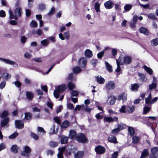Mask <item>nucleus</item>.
I'll return each mask as SVG.
<instances>
[{"mask_svg": "<svg viewBox=\"0 0 158 158\" xmlns=\"http://www.w3.org/2000/svg\"><path fill=\"white\" fill-rule=\"evenodd\" d=\"M54 153V151L52 150H48L46 152L47 155H50L51 156H52Z\"/></svg>", "mask_w": 158, "mask_h": 158, "instance_id": "nucleus-49", "label": "nucleus"}, {"mask_svg": "<svg viewBox=\"0 0 158 158\" xmlns=\"http://www.w3.org/2000/svg\"><path fill=\"white\" fill-rule=\"evenodd\" d=\"M115 100V97L113 95H111L108 97L107 102L111 105H113L114 104Z\"/></svg>", "mask_w": 158, "mask_h": 158, "instance_id": "nucleus-9", "label": "nucleus"}, {"mask_svg": "<svg viewBox=\"0 0 158 158\" xmlns=\"http://www.w3.org/2000/svg\"><path fill=\"white\" fill-rule=\"evenodd\" d=\"M2 77L7 80L10 78L11 75L8 73H4L2 74Z\"/></svg>", "mask_w": 158, "mask_h": 158, "instance_id": "nucleus-37", "label": "nucleus"}, {"mask_svg": "<svg viewBox=\"0 0 158 158\" xmlns=\"http://www.w3.org/2000/svg\"><path fill=\"white\" fill-rule=\"evenodd\" d=\"M9 120L8 118H6L2 120L1 122V126H0L1 127H5L6 126L7 127H8L9 125L8 124V123L9 122Z\"/></svg>", "mask_w": 158, "mask_h": 158, "instance_id": "nucleus-20", "label": "nucleus"}, {"mask_svg": "<svg viewBox=\"0 0 158 158\" xmlns=\"http://www.w3.org/2000/svg\"><path fill=\"white\" fill-rule=\"evenodd\" d=\"M85 56L87 58H90L93 56V53L92 51L89 49L86 50L85 52Z\"/></svg>", "mask_w": 158, "mask_h": 158, "instance_id": "nucleus-22", "label": "nucleus"}, {"mask_svg": "<svg viewBox=\"0 0 158 158\" xmlns=\"http://www.w3.org/2000/svg\"><path fill=\"white\" fill-rule=\"evenodd\" d=\"M151 108L149 107L145 106L143 107V113L145 114H147L150 110Z\"/></svg>", "mask_w": 158, "mask_h": 158, "instance_id": "nucleus-40", "label": "nucleus"}, {"mask_svg": "<svg viewBox=\"0 0 158 158\" xmlns=\"http://www.w3.org/2000/svg\"><path fill=\"white\" fill-rule=\"evenodd\" d=\"M78 63L79 66L85 67L87 64V60L85 58L81 57L78 60Z\"/></svg>", "mask_w": 158, "mask_h": 158, "instance_id": "nucleus-8", "label": "nucleus"}, {"mask_svg": "<svg viewBox=\"0 0 158 158\" xmlns=\"http://www.w3.org/2000/svg\"><path fill=\"white\" fill-rule=\"evenodd\" d=\"M105 87L108 90L114 89L115 88V83L113 81H108L106 83Z\"/></svg>", "mask_w": 158, "mask_h": 158, "instance_id": "nucleus-5", "label": "nucleus"}, {"mask_svg": "<svg viewBox=\"0 0 158 158\" xmlns=\"http://www.w3.org/2000/svg\"><path fill=\"white\" fill-rule=\"evenodd\" d=\"M24 56L27 58H30L31 56V55L29 52H26L24 54Z\"/></svg>", "mask_w": 158, "mask_h": 158, "instance_id": "nucleus-62", "label": "nucleus"}, {"mask_svg": "<svg viewBox=\"0 0 158 158\" xmlns=\"http://www.w3.org/2000/svg\"><path fill=\"white\" fill-rule=\"evenodd\" d=\"M127 94H126L124 93H122L118 96L117 99L119 101L122 100L123 102H125L127 100Z\"/></svg>", "mask_w": 158, "mask_h": 158, "instance_id": "nucleus-12", "label": "nucleus"}, {"mask_svg": "<svg viewBox=\"0 0 158 158\" xmlns=\"http://www.w3.org/2000/svg\"><path fill=\"white\" fill-rule=\"evenodd\" d=\"M135 106L127 107L126 108V110L129 113H131L133 112L135 110Z\"/></svg>", "mask_w": 158, "mask_h": 158, "instance_id": "nucleus-32", "label": "nucleus"}, {"mask_svg": "<svg viewBox=\"0 0 158 158\" xmlns=\"http://www.w3.org/2000/svg\"><path fill=\"white\" fill-rule=\"evenodd\" d=\"M95 151L97 154H101L105 153L106 149L104 147L99 145L95 147Z\"/></svg>", "mask_w": 158, "mask_h": 158, "instance_id": "nucleus-7", "label": "nucleus"}, {"mask_svg": "<svg viewBox=\"0 0 158 158\" xmlns=\"http://www.w3.org/2000/svg\"><path fill=\"white\" fill-rule=\"evenodd\" d=\"M151 45L153 46H155L158 45V38H156L151 41Z\"/></svg>", "mask_w": 158, "mask_h": 158, "instance_id": "nucleus-36", "label": "nucleus"}, {"mask_svg": "<svg viewBox=\"0 0 158 158\" xmlns=\"http://www.w3.org/2000/svg\"><path fill=\"white\" fill-rule=\"evenodd\" d=\"M103 120L104 122H107L109 123H111L114 121H117L118 120V118L115 117L113 118L110 117H105Z\"/></svg>", "mask_w": 158, "mask_h": 158, "instance_id": "nucleus-10", "label": "nucleus"}, {"mask_svg": "<svg viewBox=\"0 0 158 158\" xmlns=\"http://www.w3.org/2000/svg\"><path fill=\"white\" fill-rule=\"evenodd\" d=\"M147 16L149 19L153 20H156L157 19L156 15L154 13L149 14Z\"/></svg>", "mask_w": 158, "mask_h": 158, "instance_id": "nucleus-41", "label": "nucleus"}, {"mask_svg": "<svg viewBox=\"0 0 158 158\" xmlns=\"http://www.w3.org/2000/svg\"><path fill=\"white\" fill-rule=\"evenodd\" d=\"M108 141L111 143H118L116 137L112 135H110L108 138Z\"/></svg>", "mask_w": 158, "mask_h": 158, "instance_id": "nucleus-18", "label": "nucleus"}, {"mask_svg": "<svg viewBox=\"0 0 158 158\" xmlns=\"http://www.w3.org/2000/svg\"><path fill=\"white\" fill-rule=\"evenodd\" d=\"M14 83L15 86L18 88L20 87L21 85V82L18 81H15Z\"/></svg>", "mask_w": 158, "mask_h": 158, "instance_id": "nucleus-64", "label": "nucleus"}, {"mask_svg": "<svg viewBox=\"0 0 158 158\" xmlns=\"http://www.w3.org/2000/svg\"><path fill=\"white\" fill-rule=\"evenodd\" d=\"M139 87V86L137 83H135L134 84H131V90L134 91H137L138 90Z\"/></svg>", "mask_w": 158, "mask_h": 158, "instance_id": "nucleus-29", "label": "nucleus"}, {"mask_svg": "<svg viewBox=\"0 0 158 158\" xmlns=\"http://www.w3.org/2000/svg\"><path fill=\"white\" fill-rule=\"evenodd\" d=\"M96 78L99 84H103L105 81V79H104V78H102L101 76H97Z\"/></svg>", "mask_w": 158, "mask_h": 158, "instance_id": "nucleus-31", "label": "nucleus"}, {"mask_svg": "<svg viewBox=\"0 0 158 158\" xmlns=\"http://www.w3.org/2000/svg\"><path fill=\"white\" fill-rule=\"evenodd\" d=\"M81 71V69L78 67L76 66L74 68L73 72L74 73H78Z\"/></svg>", "mask_w": 158, "mask_h": 158, "instance_id": "nucleus-46", "label": "nucleus"}, {"mask_svg": "<svg viewBox=\"0 0 158 158\" xmlns=\"http://www.w3.org/2000/svg\"><path fill=\"white\" fill-rule=\"evenodd\" d=\"M100 4L98 2H97L95 3L94 7L96 12L98 13L100 11Z\"/></svg>", "mask_w": 158, "mask_h": 158, "instance_id": "nucleus-28", "label": "nucleus"}, {"mask_svg": "<svg viewBox=\"0 0 158 158\" xmlns=\"http://www.w3.org/2000/svg\"><path fill=\"white\" fill-rule=\"evenodd\" d=\"M118 127L117 128L120 131L125 128V125L123 123H120L117 124Z\"/></svg>", "mask_w": 158, "mask_h": 158, "instance_id": "nucleus-39", "label": "nucleus"}, {"mask_svg": "<svg viewBox=\"0 0 158 158\" xmlns=\"http://www.w3.org/2000/svg\"><path fill=\"white\" fill-rule=\"evenodd\" d=\"M82 109H83L85 111L88 112H90L91 110V108L89 107L88 106L84 105H82Z\"/></svg>", "mask_w": 158, "mask_h": 158, "instance_id": "nucleus-47", "label": "nucleus"}, {"mask_svg": "<svg viewBox=\"0 0 158 158\" xmlns=\"http://www.w3.org/2000/svg\"><path fill=\"white\" fill-rule=\"evenodd\" d=\"M158 152V148L156 147L152 148L151 152L152 154L153 158H158V155L156 153Z\"/></svg>", "mask_w": 158, "mask_h": 158, "instance_id": "nucleus-16", "label": "nucleus"}, {"mask_svg": "<svg viewBox=\"0 0 158 158\" xmlns=\"http://www.w3.org/2000/svg\"><path fill=\"white\" fill-rule=\"evenodd\" d=\"M104 51H103L101 52H99L97 54L98 58L101 59L104 54Z\"/></svg>", "mask_w": 158, "mask_h": 158, "instance_id": "nucleus-58", "label": "nucleus"}, {"mask_svg": "<svg viewBox=\"0 0 158 158\" xmlns=\"http://www.w3.org/2000/svg\"><path fill=\"white\" fill-rule=\"evenodd\" d=\"M8 112L6 111H3L1 115V117L4 118L7 117L8 115Z\"/></svg>", "mask_w": 158, "mask_h": 158, "instance_id": "nucleus-54", "label": "nucleus"}, {"mask_svg": "<svg viewBox=\"0 0 158 158\" xmlns=\"http://www.w3.org/2000/svg\"><path fill=\"white\" fill-rule=\"evenodd\" d=\"M119 58V62L121 63V65H123L124 64H130L131 62L132 59V58L129 56H125L123 58V62H121L120 58Z\"/></svg>", "mask_w": 158, "mask_h": 158, "instance_id": "nucleus-4", "label": "nucleus"}, {"mask_svg": "<svg viewBox=\"0 0 158 158\" xmlns=\"http://www.w3.org/2000/svg\"><path fill=\"white\" fill-rule=\"evenodd\" d=\"M139 138L138 136L136 135L134 136L132 138V142L135 144H136L139 143Z\"/></svg>", "mask_w": 158, "mask_h": 158, "instance_id": "nucleus-38", "label": "nucleus"}, {"mask_svg": "<svg viewBox=\"0 0 158 158\" xmlns=\"http://www.w3.org/2000/svg\"><path fill=\"white\" fill-rule=\"evenodd\" d=\"M132 5L131 4H126L124 6V9L126 11H128L132 8Z\"/></svg>", "mask_w": 158, "mask_h": 158, "instance_id": "nucleus-45", "label": "nucleus"}, {"mask_svg": "<svg viewBox=\"0 0 158 158\" xmlns=\"http://www.w3.org/2000/svg\"><path fill=\"white\" fill-rule=\"evenodd\" d=\"M31 135L33 138L35 140H37L38 139L39 137L38 135L35 134L31 132Z\"/></svg>", "mask_w": 158, "mask_h": 158, "instance_id": "nucleus-56", "label": "nucleus"}, {"mask_svg": "<svg viewBox=\"0 0 158 158\" xmlns=\"http://www.w3.org/2000/svg\"><path fill=\"white\" fill-rule=\"evenodd\" d=\"M32 117L31 113L29 112L26 113L24 114L21 115L22 118L25 120H27L31 119Z\"/></svg>", "mask_w": 158, "mask_h": 158, "instance_id": "nucleus-15", "label": "nucleus"}, {"mask_svg": "<svg viewBox=\"0 0 158 158\" xmlns=\"http://www.w3.org/2000/svg\"><path fill=\"white\" fill-rule=\"evenodd\" d=\"M38 132H40L42 133V135H43L45 133V131L44 130L43 128L40 127H38Z\"/></svg>", "mask_w": 158, "mask_h": 158, "instance_id": "nucleus-55", "label": "nucleus"}, {"mask_svg": "<svg viewBox=\"0 0 158 158\" xmlns=\"http://www.w3.org/2000/svg\"><path fill=\"white\" fill-rule=\"evenodd\" d=\"M152 99V97L151 94H149L148 97L145 98V103L146 104H150V102Z\"/></svg>", "mask_w": 158, "mask_h": 158, "instance_id": "nucleus-43", "label": "nucleus"}, {"mask_svg": "<svg viewBox=\"0 0 158 158\" xmlns=\"http://www.w3.org/2000/svg\"><path fill=\"white\" fill-rule=\"evenodd\" d=\"M105 64L107 69L110 72H111L112 71V66L110 65L107 62L105 61Z\"/></svg>", "mask_w": 158, "mask_h": 158, "instance_id": "nucleus-34", "label": "nucleus"}, {"mask_svg": "<svg viewBox=\"0 0 158 158\" xmlns=\"http://www.w3.org/2000/svg\"><path fill=\"white\" fill-rule=\"evenodd\" d=\"M128 131L129 134L131 136H133L135 134V131L133 128L131 127H128Z\"/></svg>", "mask_w": 158, "mask_h": 158, "instance_id": "nucleus-24", "label": "nucleus"}, {"mask_svg": "<svg viewBox=\"0 0 158 158\" xmlns=\"http://www.w3.org/2000/svg\"><path fill=\"white\" fill-rule=\"evenodd\" d=\"M26 96L29 100L31 101L34 97V94L32 92L27 91L26 93Z\"/></svg>", "mask_w": 158, "mask_h": 158, "instance_id": "nucleus-19", "label": "nucleus"}, {"mask_svg": "<svg viewBox=\"0 0 158 158\" xmlns=\"http://www.w3.org/2000/svg\"><path fill=\"white\" fill-rule=\"evenodd\" d=\"M60 141L62 144H66L67 143L68 138L65 136L62 135L60 136Z\"/></svg>", "mask_w": 158, "mask_h": 158, "instance_id": "nucleus-21", "label": "nucleus"}, {"mask_svg": "<svg viewBox=\"0 0 158 158\" xmlns=\"http://www.w3.org/2000/svg\"><path fill=\"white\" fill-rule=\"evenodd\" d=\"M157 86V84L156 83L152 82V83L150 85H149V89L151 90L153 89H155L156 88Z\"/></svg>", "mask_w": 158, "mask_h": 158, "instance_id": "nucleus-48", "label": "nucleus"}, {"mask_svg": "<svg viewBox=\"0 0 158 158\" xmlns=\"http://www.w3.org/2000/svg\"><path fill=\"white\" fill-rule=\"evenodd\" d=\"M76 132L73 130H71L70 131L69 137L71 139L73 138L74 136H76Z\"/></svg>", "mask_w": 158, "mask_h": 158, "instance_id": "nucleus-42", "label": "nucleus"}, {"mask_svg": "<svg viewBox=\"0 0 158 158\" xmlns=\"http://www.w3.org/2000/svg\"><path fill=\"white\" fill-rule=\"evenodd\" d=\"M68 88L70 90H72L75 87L74 84L71 82H69L68 84Z\"/></svg>", "mask_w": 158, "mask_h": 158, "instance_id": "nucleus-44", "label": "nucleus"}, {"mask_svg": "<svg viewBox=\"0 0 158 158\" xmlns=\"http://www.w3.org/2000/svg\"><path fill=\"white\" fill-rule=\"evenodd\" d=\"M22 13V10L20 7L17 8L15 9L14 12L15 15H13V13L11 10H9V17L10 19H14L15 20H18V16H21Z\"/></svg>", "mask_w": 158, "mask_h": 158, "instance_id": "nucleus-1", "label": "nucleus"}, {"mask_svg": "<svg viewBox=\"0 0 158 158\" xmlns=\"http://www.w3.org/2000/svg\"><path fill=\"white\" fill-rule=\"evenodd\" d=\"M58 143L53 141H50L48 143V145L50 147L54 148L58 146Z\"/></svg>", "mask_w": 158, "mask_h": 158, "instance_id": "nucleus-23", "label": "nucleus"}, {"mask_svg": "<svg viewBox=\"0 0 158 158\" xmlns=\"http://www.w3.org/2000/svg\"><path fill=\"white\" fill-rule=\"evenodd\" d=\"M32 33L33 34H35V33H36L38 35H40L42 34V31L40 29H38L37 30L35 31H32Z\"/></svg>", "mask_w": 158, "mask_h": 158, "instance_id": "nucleus-51", "label": "nucleus"}, {"mask_svg": "<svg viewBox=\"0 0 158 158\" xmlns=\"http://www.w3.org/2000/svg\"><path fill=\"white\" fill-rule=\"evenodd\" d=\"M138 75L140 77V79L142 81H145L147 80V78L146 77V76L144 74L138 73Z\"/></svg>", "mask_w": 158, "mask_h": 158, "instance_id": "nucleus-33", "label": "nucleus"}, {"mask_svg": "<svg viewBox=\"0 0 158 158\" xmlns=\"http://www.w3.org/2000/svg\"><path fill=\"white\" fill-rule=\"evenodd\" d=\"M11 151L14 153H16L17 152V147L16 145H13L11 148Z\"/></svg>", "mask_w": 158, "mask_h": 158, "instance_id": "nucleus-53", "label": "nucleus"}, {"mask_svg": "<svg viewBox=\"0 0 158 158\" xmlns=\"http://www.w3.org/2000/svg\"><path fill=\"white\" fill-rule=\"evenodd\" d=\"M75 139L78 142L81 143H86L88 141V139L86 137L85 135L81 133L76 135Z\"/></svg>", "mask_w": 158, "mask_h": 158, "instance_id": "nucleus-3", "label": "nucleus"}, {"mask_svg": "<svg viewBox=\"0 0 158 158\" xmlns=\"http://www.w3.org/2000/svg\"><path fill=\"white\" fill-rule=\"evenodd\" d=\"M24 81L25 84H26L29 85L31 83V80L27 78H25Z\"/></svg>", "mask_w": 158, "mask_h": 158, "instance_id": "nucleus-57", "label": "nucleus"}, {"mask_svg": "<svg viewBox=\"0 0 158 158\" xmlns=\"http://www.w3.org/2000/svg\"><path fill=\"white\" fill-rule=\"evenodd\" d=\"M55 124L53 125L52 127L50 128V134H53L55 133Z\"/></svg>", "mask_w": 158, "mask_h": 158, "instance_id": "nucleus-60", "label": "nucleus"}, {"mask_svg": "<svg viewBox=\"0 0 158 158\" xmlns=\"http://www.w3.org/2000/svg\"><path fill=\"white\" fill-rule=\"evenodd\" d=\"M18 135V133L17 132H15L9 136V138L10 139H13L15 138Z\"/></svg>", "mask_w": 158, "mask_h": 158, "instance_id": "nucleus-50", "label": "nucleus"}, {"mask_svg": "<svg viewBox=\"0 0 158 158\" xmlns=\"http://www.w3.org/2000/svg\"><path fill=\"white\" fill-rule=\"evenodd\" d=\"M41 43L43 46H46L48 44L49 42L47 40L45 39L41 41Z\"/></svg>", "mask_w": 158, "mask_h": 158, "instance_id": "nucleus-52", "label": "nucleus"}, {"mask_svg": "<svg viewBox=\"0 0 158 158\" xmlns=\"http://www.w3.org/2000/svg\"><path fill=\"white\" fill-rule=\"evenodd\" d=\"M84 154L83 151H78L75 153L74 155V158H82Z\"/></svg>", "mask_w": 158, "mask_h": 158, "instance_id": "nucleus-17", "label": "nucleus"}, {"mask_svg": "<svg viewBox=\"0 0 158 158\" xmlns=\"http://www.w3.org/2000/svg\"><path fill=\"white\" fill-rule=\"evenodd\" d=\"M69 122L68 121H64L61 125V127L62 128H65L67 127L69 124Z\"/></svg>", "mask_w": 158, "mask_h": 158, "instance_id": "nucleus-35", "label": "nucleus"}, {"mask_svg": "<svg viewBox=\"0 0 158 158\" xmlns=\"http://www.w3.org/2000/svg\"><path fill=\"white\" fill-rule=\"evenodd\" d=\"M37 23L35 21H32L31 23V26L32 27H35L37 26Z\"/></svg>", "mask_w": 158, "mask_h": 158, "instance_id": "nucleus-59", "label": "nucleus"}, {"mask_svg": "<svg viewBox=\"0 0 158 158\" xmlns=\"http://www.w3.org/2000/svg\"><path fill=\"white\" fill-rule=\"evenodd\" d=\"M3 60V62L7 64L12 65L15 67H18V65L13 61L6 59H4Z\"/></svg>", "mask_w": 158, "mask_h": 158, "instance_id": "nucleus-13", "label": "nucleus"}, {"mask_svg": "<svg viewBox=\"0 0 158 158\" xmlns=\"http://www.w3.org/2000/svg\"><path fill=\"white\" fill-rule=\"evenodd\" d=\"M23 148L24 151L22 152V155L24 156L28 157L29 154L31 152V149L28 146H24Z\"/></svg>", "mask_w": 158, "mask_h": 158, "instance_id": "nucleus-6", "label": "nucleus"}, {"mask_svg": "<svg viewBox=\"0 0 158 158\" xmlns=\"http://www.w3.org/2000/svg\"><path fill=\"white\" fill-rule=\"evenodd\" d=\"M98 60L97 59H93L91 60V64L94 67L98 63Z\"/></svg>", "mask_w": 158, "mask_h": 158, "instance_id": "nucleus-61", "label": "nucleus"}, {"mask_svg": "<svg viewBox=\"0 0 158 158\" xmlns=\"http://www.w3.org/2000/svg\"><path fill=\"white\" fill-rule=\"evenodd\" d=\"M143 68L150 75H151L153 73V71L152 69L150 68L147 67L146 65H144L143 66Z\"/></svg>", "mask_w": 158, "mask_h": 158, "instance_id": "nucleus-30", "label": "nucleus"}, {"mask_svg": "<svg viewBox=\"0 0 158 158\" xmlns=\"http://www.w3.org/2000/svg\"><path fill=\"white\" fill-rule=\"evenodd\" d=\"M148 152L147 149H145L141 153V158H145L147 157Z\"/></svg>", "mask_w": 158, "mask_h": 158, "instance_id": "nucleus-27", "label": "nucleus"}, {"mask_svg": "<svg viewBox=\"0 0 158 158\" xmlns=\"http://www.w3.org/2000/svg\"><path fill=\"white\" fill-rule=\"evenodd\" d=\"M119 58L118 59H116V62H117V68L115 70V71L117 72H119L120 73L121 71V69L120 66V65L121 64V63L119 61Z\"/></svg>", "mask_w": 158, "mask_h": 158, "instance_id": "nucleus-26", "label": "nucleus"}, {"mask_svg": "<svg viewBox=\"0 0 158 158\" xmlns=\"http://www.w3.org/2000/svg\"><path fill=\"white\" fill-rule=\"evenodd\" d=\"M72 96H76L78 94V92L76 90H73L71 93Z\"/></svg>", "mask_w": 158, "mask_h": 158, "instance_id": "nucleus-63", "label": "nucleus"}, {"mask_svg": "<svg viewBox=\"0 0 158 158\" xmlns=\"http://www.w3.org/2000/svg\"><path fill=\"white\" fill-rule=\"evenodd\" d=\"M113 3L110 0L105 2L104 3L105 7L107 9L112 8L113 7Z\"/></svg>", "mask_w": 158, "mask_h": 158, "instance_id": "nucleus-14", "label": "nucleus"}, {"mask_svg": "<svg viewBox=\"0 0 158 158\" xmlns=\"http://www.w3.org/2000/svg\"><path fill=\"white\" fill-rule=\"evenodd\" d=\"M66 86L64 85H62L60 86H58L56 88V89L54 90L53 92V94L54 97L56 98H58L59 96V93L63 92L66 89Z\"/></svg>", "mask_w": 158, "mask_h": 158, "instance_id": "nucleus-2", "label": "nucleus"}, {"mask_svg": "<svg viewBox=\"0 0 158 158\" xmlns=\"http://www.w3.org/2000/svg\"><path fill=\"white\" fill-rule=\"evenodd\" d=\"M139 30V32L140 33H143L146 35H148V34H149V32L148 30L144 27H141L140 28Z\"/></svg>", "mask_w": 158, "mask_h": 158, "instance_id": "nucleus-25", "label": "nucleus"}, {"mask_svg": "<svg viewBox=\"0 0 158 158\" xmlns=\"http://www.w3.org/2000/svg\"><path fill=\"white\" fill-rule=\"evenodd\" d=\"M15 124L16 127L19 129H22L24 127V123L21 120H16L15 121Z\"/></svg>", "mask_w": 158, "mask_h": 158, "instance_id": "nucleus-11", "label": "nucleus"}]
</instances>
